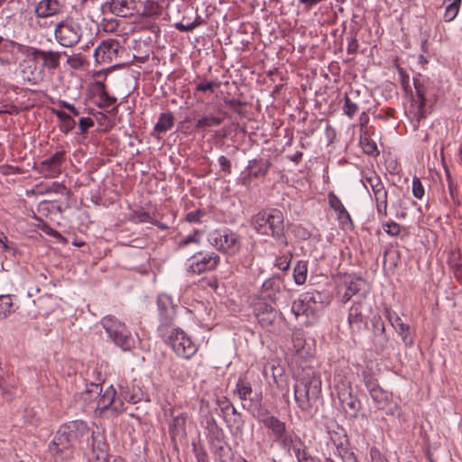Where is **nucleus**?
Here are the masks:
<instances>
[{
    "instance_id": "nucleus-1",
    "label": "nucleus",
    "mask_w": 462,
    "mask_h": 462,
    "mask_svg": "<svg viewBox=\"0 0 462 462\" xmlns=\"http://www.w3.org/2000/svg\"><path fill=\"white\" fill-rule=\"evenodd\" d=\"M251 224L259 235L271 236L280 245H287L284 216L280 209L274 208L262 209L252 217Z\"/></svg>"
},
{
    "instance_id": "nucleus-2",
    "label": "nucleus",
    "mask_w": 462,
    "mask_h": 462,
    "mask_svg": "<svg viewBox=\"0 0 462 462\" xmlns=\"http://www.w3.org/2000/svg\"><path fill=\"white\" fill-rule=\"evenodd\" d=\"M253 416L268 430L269 436L283 450L290 448V445L299 437L293 430L287 428L285 421L272 414L261 404L255 406Z\"/></svg>"
},
{
    "instance_id": "nucleus-3",
    "label": "nucleus",
    "mask_w": 462,
    "mask_h": 462,
    "mask_svg": "<svg viewBox=\"0 0 462 462\" xmlns=\"http://www.w3.org/2000/svg\"><path fill=\"white\" fill-rule=\"evenodd\" d=\"M72 443L87 439L88 446L91 448L97 460L106 459L107 456L106 444L104 436L90 430L87 422L81 420L69 421L62 425Z\"/></svg>"
},
{
    "instance_id": "nucleus-4",
    "label": "nucleus",
    "mask_w": 462,
    "mask_h": 462,
    "mask_svg": "<svg viewBox=\"0 0 462 462\" xmlns=\"http://www.w3.org/2000/svg\"><path fill=\"white\" fill-rule=\"evenodd\" d=\"M321 393V379L313 371H308L296 380L294 399L302 411H310Z\"/></svg>"
},
{
    "instance_id": "nucleus-5",
    "label": "nucleus",
    "mask_w": 462,
    "mask_h": 462,
    "mask_svg": "<svg viewBox=\"0 0 462 462\" xmlns=\"http://www.w3.org/2000/svg\"><path fill=\"white\" fill-rule=\"evenodd\" d=\"M100 383H91L87 385L85 394L88 395V399H97V408L100 411L110 409L113 412L119 414L125 411V408L122 402V398H116V391L113 385L108 386L103 393Z\"/></svg>"
},
{
    "instance_id": "nucleus-6",
    "label": "nucleus",
    "mask_w": 462,
    "mask_h": 462,
    "mask_svg": "<svg viewBox=\"0 0 462 462\" xmlns=\"http://www.w3.org/2000/svg\"><path fill=\"white\" fill-rule=\"evenodd\" d=\"M101 325L113 342L124 351L131 350L134 346V339L130 331L116 317L107 315L101 319Z\"/></svg>"
},
{
    "instance_id": "nucleus-7",
    "label": "nucleus",
    "mask_w": 462,
    "mask_h": 462,
    "mask_svg": "<svg viewBox=\"0 0 462 462\" xmlns=\"http://www.w3.org/2000/svg\"><path fill=\"white\" fill-rule=\"evenodd\" d=\"M208 240L218 252L227 255L236 254L242 247L241 236L228 227L213 230Z\"/></svg>"
},
{
    "instance_id": "nucleus-8",
    "label": "nucleus",
    "mask_w": 462,
    "mask_h": 462,
    "mask_svg": "<svg viewBox=\"0 0 462 462\" xmlns=\"http://www.w3.org/2000/svg\"><path fill=\"white\" fill-rule=\"evenodd\" d=\"M54 37L60 45L71 48L77 45L83 37V29L79 22L73 18H66L56 23Z\"/></svg>"
},
{
    "instance_id": "nucleus-9",
    "label": "nucleus",
    "mask_w": 462,
    "mask_h": 462,
    "mask_svg": "<svg viewBox=\"0 0 462 462\" xmlns=\"http://www.w3.org/2000/svg\"><path fill=\"white\" fill-rule=\"evenodd\" d=\"M324 308L323 295L317 291H307L294 300L291 305V312L299 317L306 315L307 317H316Z\"/></svg>"
},
{
    "instance_id": "nucleus-10",
    "label": "nucleus",
    "mask_w": 462,
    "mask_h": 462,
    "mask_svg": "<svg viewBox=\"0 0 462 462\" xmlns=\"http://www.w3.org/2000/svg\"><path fill=\"white\" fill-rule=\"evenodd\" d=\"M273 303L259 300L254 305V315L262 326L269 332L278 333L281 330L282 317L273 307Z\"/></svg>"
},
{
    "instance_id": "nucleus-11",
    "label": "nucleus",
    "mask_w": 462,
    "mask_h": 462,
    "mask_svg": "<svg viewBox=\"0 0 462 462\" xmlns=\"http://www.w3.org/2000/svg\"><path fill=\"white\" fill-rule=\"evenodd\" d=\"M219 263L220 256L218 254L209 251H199L188 259L187 271L189 273L199 275L216 270Z\"/></svg>"
},
{
    "instance_id": "nucleus-12",
    "label": "nucleus",
    "mask_w": 462,
    "mask_h": 462,
    "mask_svg": "<svg viewBox=\"0 0 462 462\" xmlns=\"http://www.w3.org/2000/svg\"><path fill=\"white\" fill-rule=\"evenodd\" d=\"M157 306L159 311L158 333L160 337H166L170 331L174 328L176 316V308L171 299L166 294H161L157 298Z\"/></svg>"
},
{
    "instance_id": "nucleus-13",
    "label": "nucleus",
    "mask_w": 462,
    "mask_h": 462,
    "mask_svg": "<svg viewBox=\"0 0 462 462\" xmlns=\"http://www.w3.org/2000/svg\"><path fill=\"white\" fill-rule=\"evenodd\" d=\"M163 338L171 346L176 355L182 358L189 359L198 350L196 344L179 328H172L168 336Z\"/></svg>"
},
{
    "instance_id": "nucleus-14",
    "label": "nucleus",
    "mask_w": 462,
    "mask_h": 462,
    "mask_svg": "<svg viewBox=\"0 0 462 462\" xmlns=\"http://www.w3.org/2000/svg\"><path fill=\"white\" fill-rule=\"evenodd\" d=\"M340 405L350 419H357L362 409L360 400L352 393L349 383H342L336 386Z\"/></svg>"
},
{
    "instance_id": "nucleus-15",
    "label": "nucleus",
    "mask_w": 462,
    "mask_h": 462,
    "mask_svg": "<svg viewBox=\"0 0 462 462\" xmlns=\"http://www.w3.org/2000/svg\"><path fill=\"white\" fill-rule=\"evenodd\" d=\"M363 302L354 301L348 310L347 322L352 340L356 343L361 334L367 328L366 316L363 311Z\"/></svg>"
},
{
    "instance_id": "nucleus-16",
    "label": "nucleus",
    "mask_w": 462,
    "mask_h": 462,
    "mask_svg": "<svg viewBox=\"0 0 462 462\" xmlns=\"http://www.w3.org/2000/svg\"><path fill=\"white\" fill-rule=\"evenodd\" d=\"M209 446L214 462H232L234 454L231 447L224 439L222 430L217 429L215 431H212Z\"/></svg>"
},
{
    "instance_id": "nucleus-17",
    "label": "nucleus",
    "mask_w": 462,
    "mask_h": 462,
    "mask_svg": "<svg viewBox=\"0 0 462 462\" xmlns=\"http://www.w3.org/2000/svg\"><path fill=\"white\" fill-rule=\"evenodd\" d=\"M140 0H107L102 5V12H109L119 17H129L138 10Z\"/></svg>"
},
{
    "instance_id": "nucleus-18",
    "label": "nucleus",
    "mask_w": 462,
    "mask_h": 462,
    "mask_svg": "<svg viewBox=\"0 0 462 462\" xmlns=\"http://www.w3.org/2000/svg\"><path fill=\"white\" fill-rule=\"evenodd\" d=\"M61 425L56 432L54 439L49 444L50 451L62 459L72 457L71 446L73 445L69 434Z\"/></svg>"
},
{
    "instance_id": "nucleus-19",
    "label": "nucleus",
    "mask_w": 462,
    "mask_h": 462,
    "mask_svg": "<svg viewBox=\"0 0 462 462\" xmlns=\"http://www.w3.org/2000/svg\"><path fill=\"white\" fill-rule=\"evenodd\" d=\"M27 55L32 57L34 62L42 60V67L49 70H54L59 68L60 60L62 56L60 51H44L34 47H28Z\"/></svg>"
},
{
    "instance_id": "nucleus-20",
    "label": "nucleus",
    "mask_w": 462,
    "mask_h": 462,
    "mask_svg": "<svg viewBox=\"0 0 462 462\" xmlns=\"http://www.w3.org/2000/svg\"><path fill=\"white\" fill-rule=\"evenodd\" d=\"M119 42L116 40L103 41L95 50L94 58L97 63H111L117 57Z\"/></svg>"
},
{
    "instance_id": "nucleus-21",
    "label": "nucleus",
    "mask_w": 462,
    "mask_h": 462,
    "mask_svg": "<svg viewBox=\"0 0 462 462\" xmlns=\"http://www.w3.org/2000/svg\"><path fill=\"white\" fill-rule=\"evenodd\" d=\"M370 396L378 410L383 411L386 415L393 416L395 414L398 405L393 401L391 394L383 388L374 390L370 393Z\"/></svg>"
},
{
    "instance_id": "nucleus-22",
    "label": "nucleus",
    "mask_w": 462,
    "mask_h": 462,
    "mask_svg": "<svg viewBox=\"0 0 462 462\" xmlns=\"http://www.w3.org/2000/svg\"><path fill=\"white\" fill-rule=\"evenodd\" d=\"M282 288V282L280 276H273L265 280L262 285L260 300H268L269 303H275L279 294L281 293Z\"/></svg>"
},
{
    "instance_id": "nucleus-23",
    "label": "nucleus",
    "mask_w": 462,
    "mask_h": 462,
    "mask_svg": "<svg viewBox=\"0 0 462 462\" xmlns=\"http://www.w3.org/2000/svg\"><path fill=\"white\" fill-rule=\"evenodd\" d=\"M65 160V152L59 151L51 157L41 162V171L45 173L47 177L55 178L61 173V166Z\"/></svg>"
},
{
    "instance_id": "nucleus-24",
    "label": "nucleus",
    "mask_w": 462,
    "mask_h": 462,
    "mask_svg": "<svg viewBox=\"0 0 462 462\" xmlns=\"http://www.w3.org/2000/svg\"><path fill=\"white\" fill-rule=\"evenodd\" d=\"M63 7L59 0H41L34 7V14L38 19L48 18L62 13Z\"/></svg>"
},
{
    "instance_id": "nucleus-25",
    "label": "nucleus",
    "mask_w": 462,
    "mask_h": 462,
    "mask_svg": "<svg viewBox=\"0 0 462 462\" xmlns=\"http://www.w3.org/2000/svg\"><path fill=\"white\" fill-rule=\"evenodd\" d=\"M413 85L415 88L416 92V97L417 99H413L412 103L414 106H416L417 111H416V116L418 120H420L422 118H425L426 116V93H427V87L423 82H421L419 79H413Z\"/></svg>"
},
{
    "instance_id": "nucleus-26",
    "label": "nucleus",
    "mask_w": 462,
    "mask_h": 462,
    "mask_svg": "<svg viewBox=\"0 0 462 462\" xmlns=\"http://www.w3.org/2000/svg\"><path fill=\"white\" fill-rule=\"evenodd\" d=\"M285 451L291 455L294 454L299 462L319 461L317 457H312L309 453L307 446L305 445L304 441L301 439L300 436L293 441L291 445H290V448H288Z\"/></svg>"
},
{
    "instance_id": "nucleus-27",
    "label": "nucleus",
    "mask_w": 462,
    "mask_h": 462,
    "mask_svg": "<svg viewBox=\"0 0 462 462\" xmlns=\"http://www.w3.org/2000/svg\"><path fill=\"white\" fill-rule=\"evenodd\" d=\"M163 7L155 0H145L138 5V14L142 17L157 18L162 14Z\"/></svg>"
},
{
    "instance_id": "nucleus-28",
    "label": "nucleus",
    "mask_w": 462,
    "mask_h": 462,
    "mask_svg": "<svg viewBox=\"0 0 462 462\" xmlns=\"http://www.w3.org/2000/svg\"><path fill=\"white\" fill-rule=\"evenodd\" d=\"M329 439L336 448V454L349 448V441L345 430L337 426L336 430H328Z\"/></svg>"
},
{
    "instance_id": "nucleus-29",
    "label": "nucleus",
    "mask_w": 462,
    "mask_h": 462,
    "mask_svg": "<svg viewBox=\"0 0 462 462\" xmlns=\"http://www.w3.org/2000/svg\"><path fill=\"white\" fill-rule=\"evenodd\" d=\"M363 282L364 281L361 278L346 275L344 279L346 291L342 295V302H348L354 295L357 294L361 290Z\"/></svg>"
},
{
    "instance_id": "nucleus-30",
    "label": "nucleus",
    "mask_w": 462,
    "mask_h": 462,
    "mask_svg": "<svg viewBox=\"0 0 462 462\" xmlns=\"http://www.w3.org/2000/svg\"><path fill=\"white\" fill-rule=\"evenodd\" d=\"M270 166L271 163L266 160L260 159L249 161L247 169H249L250 171L245 180L250 177L257 179L265 176L268 173Z\"/></svg>"
},
{
    "instance_id": "nucleus-31",
    "label": "nucleus",
    "mask_w": 462,
    "mask_h": 462,
    "mask_svg": "<svg viewBox=\"0 0 462 462\" xmlns=\"http://www.w3.org/2000/svg\"><path fill=\"white\" fill-rule=\"evenodd\" d=\"M375 201L376 213L380 218L386 217L388 215V192L386 189L373 194Z\"/></svg>"
},
{
    "instance_id": "nucleus-32",
    "label": "nucleus",
    "mask_w": 462,
    "mask_h": 462,
    "mask_svg": "<svg viewBox=\"0 0 462 462\" xmlns=\"http://www.w3.org/2000/svg\"><path fill=\"white\" fill-rule=\"evenodd\" d=\"M359 143L365 154L372 157L379 155V150L376 143L370 137L367 132H364L360 134Z\"/></svg>"
},
{
    "instance_id": "nucleus-33",
    "label": "nucleus",
    "mask_w": 462,
    "mask_h": 462,
    "mask_svg": "<svg viewBox=\"0 0 462 462\" xmlns=\"http://www.w3.org/2000/svg\"><path fill=\"white\" fill-rule=\"evenodd\" d=\"M393 328L402 337L405 346L411 347L413 345V337L410 335V326L405 324L402 319H395Z\"/></svg>"
},
{
    "instance_id": "nucleus-34",
    "label": "nucleus",
    "mask_w": 462,
    "mask_h": 462,
    "mask_svg": "<svg viewBox=\"0 0 462 462\" xmlns=\"http://www.w3.org/2000/svg\"><path fill=\"white\" fill-rule=\"evenodd\" d=\"M17 306L13 301L10 294L0 295V320H3L14 313Z\"/></svg>"
},
{
    "instance_id": "nucleus-35",
    "label": "nucleus",
    "mask_w": 462,
    "mask_h": 462,
    "mask_svg": "<svg viewBox=\"0 0 462 462\" xmlns=\"http://www.w3.org/2000/svg\"><path fill=\"white\" fill-rule=\"evenodd\" d=\"M174 123V116L172 113H162L159 116L158 122L155 124L153 130L157 133H165L169 131Z\"/></svg>"
},
{
    "instance_id": "nucleus-36",
    "label": "nucleus",
    "mask_w": 462,
    "mask_h": 462,
    "mask_svg": "<svg viewBox=\"0 0 462 462\" xmlns=\"http://www.w3.org/2000/svg\"><path fill=\"white\" fill-rule=\"evenodd\" d=\"M308 273V262L300 260L297 262L293 269V279L296 284L302 285L305 283Z\"/></svg>"
},
{
    "instance_id": "nucleus-37",
    "label": "nucleus",
    "mask_w": 462,
    "mask_h": 462,
    "mask_svg": "<svg viewBox=\"0 0 462 462\" xmlns=\"http://www.w3.org/2000/svg\"><path fill=\"white\" fill-rule=\"evenodd\" d=\"M223 117L216 116H205L199 118L196 125L195 129L197 130H206L212 126H218L222 124Z\"/></svg>"
},
{
    "instance_id": "nucleus-38",
    "label": "nucleus",
    "mask_w": 462,
    "mask_h": 462,
    "mask_svg": "<svg viewBox=\"0 0 462 462\" xmlns=\"http://www.w3.org/2000/svg\"><path fill=\"white\" fill-rule=\"evenodd\" d=\"M55 116L60 120V131L64 134H68L72 131L76 125V121L70 116V115L67 114L61 110H55Z\"/></svg>"
},
{
    "instance_id": "nucleus-39",
    "label": "nucleus",
    "mask_w": 462,
    "mask_h": 462,
    "mask_svg": "<svg viewBox=\"0 0 462 462\" xmlns=\"http://www.w3.org/2000/svg\"><path fill=\"white\" fill-rule=\"evenodd\" d=\"M252 392L253 389L249 382L242 378L237 380L235 393L237 394L240 400L246 401L247 399H250Z\"/></svg>"
},
{
    "instance_id": "nucleus-40",
    "label": "nucleus",
    "mask_w": 462,
    "mask_h": 462,
    "mask_svg": "<svg viewBox=\"0 0 462 462\" xmlns=\"http://www.w3.org/2000/svg\"><path fill=\"white\" fill-rule=\"evenodd\" d=\"M449 4L446 5L443 14V20L446 23L452 22L458 14L462 0H448Z\"/></svg>"
},
{
    "instance_id": "nucleus-41",
    "label": "nucleus",
    "mask_w": 462,
    "mask_h": 462,
    "mask_svg": "<svg viewBox=\"0 0 462 462\" xmlns=\"http://www.w3.org/2000/svg\"><path fill=\"white\" fill-rule=\"evenodd\" d=\"M364 185L367 189L370 188L373 194L385 188L380 177L375 173H373L371 176H366L364 180Z\"/></svg>"
},
{
    "instance_id": "nucleus-42",
    "label": "nucleus",
    "mask_w": 462,
    "mask_h": 462,
    "mask_svg": "<svg viewBox=\"0 0 462 462\" xmlns=\"http://www.w3.org/2000/svg\"><path fill=\"white\" fill-rule=\"evenodd\" d=\"M389 345V337L385 333L373 336V346L377 353L383 352Z\"/></svg>"
},
{
    "instance_id": "nucleus-43",
    "label": "nucleus",
    "mask_w": 462,
    "mask_h": 462,
    "mask_svg": "<svg viewBox=\"0 0 462 462\" xmlns=\"http://www.w3.org/2000/svg\"><path fill=\"white\" fill-rule=\"evenodd\" d=\"M363 382L367 389V391L372 393L374 390L380 388L377 380L374 378L370 372L363 371L362 373Z\"/></svg>"
},
{
    "instance_id": "nucleus-44",
    "label": "nucleus",
    "mask_w": 462,
    "mask_h": 462,
    "mask_svg": "<svg viewBox=\"0 0 462 462\" xmlns=\"http://www.w3.org/2000/svg\"><path fill=\"white\" fill-rule=\"evenodd\" d=\"M344 113L346 116H347L349 118H352L358 111V105L352 102L349 97L346 94L344 97Z\"/></svg>"
},
{
    "instance_id": "nucleus-45",
    "label": "nucleus",
    "mask_w": 462,
    "mask_h": 462,
    "mask_svg": "<svg viewBox=\"0 0 462 462\" xmlns=\"http://www.w3.org/2000/svg\"><path fill=\"white\" fill-rule=\"evenodd\" d=\"M186 423V416L183 414L178 415L173 419V422L171 425L170 432L172 435L179 434L180 430H184Z\"/></svg>"
},
{
    "instance_id": "nucleus-46",
    "label": "nucleus",
    "mask_w": 462,
    "mask_h": 462,
    "mask_svg": "<svg viewBox=\"0 0 462 462\" xmlns=\"http://www.w3.org/2000/svg\"><path fill=\"white\" fill-rule=\"evenodd\" d=\"M100 26L106 32L112 33L117 31L119 23L117 20L113 18H103L100 23Z\"/></svg>"
},
{
    "instance_id": "nucleus-47",
    "label": "nucleus",
    "mask_w": 462,
    "mask_h": 462,
    "mask_svg": "<svg viewBox=\"0 0 462 462\" xmlns=\"http://www.w3.org/2000/svg\"><path fill=\"white\" fill-rule=\"evenodd\" d=\"M383 229L391 236H398L401 233L402 226L398 223L391 220L383 224Z\"/></svg>"
},
{
    "instance_id": "nucleus-48",
    "label": "nucleus",
    "mask_w": 462,
    "mask_h": 462,
    "mask_svg": "<svg viewBox=\"0 0 462 462\" xmlns=\"http://www.w3.org/2000/svg\"><path fill=\"white\" fill-rule=\"evenodd\" d=\"M328 199L329 206L336 211V213H339L346 208L340 199L334 192L331 191L328 193Z\"/></svg>"
},
{
    "instance_id": "nucleus-49",
    "label": "nucleus",
    "mask_w": 462,
    "mask_h": 462,
    "mask_svg": "<svg viewBox=\"0 0 462 462\" xmlns=\"http://www.w3.org/2000/svg\"><path fill=\"white\" fill-rule=\"evenodd\" d=\"M206 216V211L203 209H197L191 212H189L185 216V220L189 223H201L202 217Z\"/></svg>"
},
{
    "instance_id": "nucleus-50",
    "label": "nucleus",
    "mask_w": 462,
    "mask_h": 462,
    "mask_svg": "<svg viewBox=\"0 0 462 462\" xmlns=\"http://www.w3.org/2000/svg\"><path fill=\"white\" fill-rule=\"evenodd\" d=\"M198 234H199V232L196 231L193 234H190V235L187 236L186 237L180 239L177 245L178 249L182 250L189 244L199 245V239L198 237Z\"/></svg>"
},
{
    "instance_id": "nucleus-51",
    "label": "nucleus",
    "mask_w": 462,
    "mask_h": 462,
    "mask_svg": "<svg viewBox=\"0 0 462 462\" xmlns=\"http://www.w3.org/2000/svg\"><path fill=\"white\" fill-rule=\"evenodd\" d=\"M245 419L243 415H238L233 419V424L230 427H234V434L241 436L245 430Z\"/></svg>"
},
{
    "instance_id": "nucleus-52",
    "label": "nucleus",
    "mask_w": 462,
    "mask_h": 462,
    "mask_svg": "<svg viewBox=\"0 0 462 462\" xmlns=\"http://www.w3.org/2000/svg\"><path fill=\"white\" fill-rule=\"evenodd\" d=\"M337 214V218H338L339 222L341 223V225L344 227H346V228L354 227V223L352 221L350 214L348 213V211L346 208Z\"/></svg>"
},
{
    "instance_id": "nucleus-53",
    "label": "nucleus",
    "mask_w": 462,
    "mask_h": 462,
    "mask_svg": "<svg viewBox=\"0 0 462 462\" xmlns=\"http://www.w3.org/2000/svg\"><path fill=\"white\" fill-rule=\"evenodd\" d=\"M373 336L385 333V326L380 316H374L372 319Z\"/></svg>"
},
{
    "instance_id": "nucleus-54",
    "label": "nucleus",
    "mask_w": 462,
    "mask_h": 462,
    "mask_svg": "<svg viewBox=\"0 0 462 462\" xmlns=\"http://www.w3.org/2000/svg\"><path fill=\"white\" fill-rule=\"evenodd\" d=\"M134 217L137 222L140 223H152L153 218L150 215L149 212L144 211L143 209L135 210L134 212Z\"/></svg>"
},
{
    "instance_id": "nucleus-55",
    "label": "nucleus",
    "mask_w": 462,
    "mask_h": 462,
    "mask_svg": "<svg viewBox=\"0 0 462 462\" xmlns=\"http://www.w3.org/2000/svg\"><path fill=\"white\" fill-rule=\"evenodd\" d=\"M193 452L197 462H209L208 453L203 447L193 445Z\"/></svg>"
},
{
    "instance_id": "nucleus-56",
    "label": "nucleus",
    "mask_w": 462,
    "mask_h": 462,
    "mask_svg": "<svg viewBox=\"0 0 462 462\" xmlns=\"http://www.w3.org/2000/svg\"><path fill=\"white\" fill-rule=\"evenodd\" d=\"M13 51L14 49H10L8 52H0V66H10L15 63Z\"/></svg>"
},
{
    "instance_id": "nucleus-57",
    "label": "nucleus",
    "mask_w": 462,
    "mask_h": 462,
    "mask_svg": "<svg viewBox=\"0 0 462 462\" xmlns=\"http://www.w3.org/2000/svg\"><path fill=\"white\" fill-rule=\"evenodd\" d=\"M412 194L417 199H421L424 195V188L418 178L412 180Z\"/></svg>"
},
{
    "instance_id": "nucleus-58",
    "label": "nucleus",
    "mask_w": 462,
    "mask_h": 462,
    "mask_svg": "<svg viewBox=\"0 0 462 462\" xmlns=\"http://www.w3.org/2000/svg\"><path fill=\"white\" fill-rule=\"evenodd\" d=\"M337 455L342 459L343 462H358L355 453L350 450L349 448Z\"/></svg>"
},
{
    "instance_id": "nucleus-59",
    "label": "nucleus",
    "mask_w": 462,
    "mask_h": 462,
    "mask_svg": "<svg viewBox=\"0 0 462 462\" xmlns=\"http://www.w3.org/2000/svg\"><path fill=\"white\" fill-rule=\"evenodd\" d=\"M100 97L102 101V105H100V106H110L116 102V98L115 97L109 96L104 87L101 91Z\"/></svg>"
},
{
    "instance_id": "nucleus-60",
    "label": "nucleus",
    "mask_w": 462,
    "mask_h": 462,
    "mask_svg": "<svg viewBox=\"0 0 462 462\" xmlns=\"http://www.w3.org/2000/svg\"><path fill=\"white\" fill-rule=\"evenodd\" d=\"M80 133L85 134L90 127L94 125V121L90 117H81L79 121Z\"/></svg>"
},
{
    "instance_id": "nucleus-61",
    "label": "nucleus",
    "mask_w": 462,
    "mask_h": 462,
    "mask_svg": "<svg viewBox=\"0 0 462 462\" xmlns=\"http://www.w3.org/2000/svg\"><path fill=\"white\" fill-rule=\"evenodd\" d=\"M291 259L288 256H281L276 258L274 265L281 271H286L290 267Z\"/></svg>"
},
{
    "instance_id": "nucleus-62",
    "label": "nucleus",
    "mask_w": 462,
    "mask_h": 462,
    "mask_svg": "<svg viewBox=\"0 0 462 462\" xmlns=\"http://www.w3.org/2000/svg\"><path fill=\"white\" fill-rule=\"evenodd\" d=\"M218 163L220 165L221 171L226 174L231 173V162L225 155H221L218 158Z\"/></svg>"
},
{
    "instance_id": "nucleus-63",
    "label": "nucleus",
    "mask_w": 462,
    "mask_h": 462,
    "mask_svg": "<svg viewBox=\"0 0 462 462\" xmlns=\"http://www.w3.org/2000/svg\"><path fill=\"white\" fill-rule=\"evenodd\" d=\"M199 26V23H184L183 22L175 23V28L180 32H188L193 31Z\"/></svg>"
},
{
    "instance_id": "nucleus-64",
    "label": "nucleus",
    "mask_w": 462,
    "mask_h": 462,
    "mask_svg": "<svg viewBox=\"0 0 462 462\" xmlns=\"http://www.w3.org/2000/svg\"><path fill=\"white\" fill-rule=\"evenodd\" d=\"M216 86V84L214 82H211V81H204V82H200L199 84L197 85L196 88H195V91L196 92H205V91H214V87Z\"/></svg>"
}]
</instances>
